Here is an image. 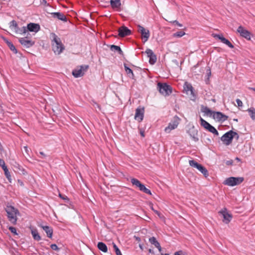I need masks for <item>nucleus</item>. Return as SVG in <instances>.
<instances>
[{"label": "nucleus", "instance_id": "5", "mask_svg": "<svg viewBox=\"0 0 255 255\" xmlns=\"http://www.w3.org/2000/svg\"><path fill=\"white\" fill-rule=\"evenodd\" d=\"M88 68L89 66L87 65H81L73 70L72 75L75 78L81 77L84 75Z\"/></svg>", "mask_w": 255, "mask_h": 255}, {"label": "nucleus", "instance_id": "53", "mask_svg": "<svg viewBox=\"0 0 255 255\" xmlns=\"http://www.w3.org/2000/svg\"><path fill=\"white\" fill-rule=\"evenodd\" d=\"M207 74L208 77L211 75V70H210V68L207 69Z\"/></svg>", "mask_w": 255, "mask_h": 255}, {"label": "nucleus", "instance_id": "23", "mask_svg": "<svg viewBox=\"0 0 255 255\" xmlns=\"http://www.w3.org/2000/svg\"><path fill=\"white\" fill-rule=\"evenodd\" d=\"M97 247L100 251L104 253L108 252V248L106 245L103 242H99L97 245Z\"/></svg>", "mask_w": 255, "mask_h": 255}, {"label": "nucleus", "instance_id": "7", "mask_svg": "<svg viewBox=\"0 0 255 255\" xmlns=\"http://www.w3.org/2000/svg\"><path fill=\"white\" fill-rule=\"evenodd\" d=\"M221 140L227 145H229L231 144L233 140L232 130H231L226 132L221 137Z\"/></svg>", "mask_w": 255, "mask_h": 255}, {"label": "nucleus", "instance_id": "35", "mask_svg": "<svg viewBox=\"0 0 255 255\" xmlns=\"http://www.w3.org/2000/svg\"><path fill=\"white\" fill-rule=\"evenodd\" d=\"M189 165L193 167L196 168H197L199 166V165L200 164H199L198 162H197L196 161H195L194 160H189Z\"/></svg>", "mask_w": 255, "mask_h": 255}, {"label": "nucleus", "instance_id": "61", "mask_svg": "<svg viewBox=\"0 0 255 255\" xmlns=\"http://www.w3.org/2000/svg\"><path fill=\"white\" fill-rule=\"evenodd\" d=\"M24 149H25V152H27V153H28V148H27V146H24Z\"/></svg>", "mask_w": 255, "mask_h": 255}, {"label": "nucleus", "instance_id": "8", "mask_svg": "<svg viewBox=\"0 0 255 255\" xmlns=\"http://www.w3.org/2000/svg\"><path fill=\"white\" fill-rule=\"evenodd\" d=\"M187 133L194 141L197 142L199 140L198 130L194 126L190 128L187 130Z\"/></svg>", "mask_w": 255, "mask_h": 255}, {"label": "nucleus", "instance_id": "34", "mask_svg": "<svg viewBox=\"0 0 255 255\" xmlns=\"http://www.w3.org/2000/svg\"><path fill=\"white\" fill-rule=\"evenodd\" d=\"M27 33V30L26 26H22L21 28H20L17 31V34H20L21 35L25 34Z\"/></svg>", "mask_w": 255, "mask_h": 255}, {"label": "nucleus", "instance_id": "16", "mask_svg": "<svg viewBox=\"0 0 255 255\" xmlns=\"http://www.w3.org/2000/svg\"><path fill=\"white\" fill-rule=\"evenodd\" d=\"M214 37L219 39L221 40V41L228 45L230 48H233L234 45L226 38H225L223 35H220V34H214Z\"/></svg>", "mask_w": 255, "mask_h": 255}, {"label": "nucleus", "instance_id": "28", "mask_svg": "<svg viewBox=\"0 0 255 255\" xmlns=\"http://www.w3.org/2000/svg\"><path fill=\"white\" fill-rule=\"evenodd\" d=\"M124 67L127 74L128 75L130 78L133 79L134 74L133 73L132 70L129 67H128L126 64H124Z\"/></svg>", "mask_w": 255, "mask_h": 255}, {"label": "nucleus", "instance_id": "60", "mask_svg": "<svg viewBox=\"0 0 255 255\" xmlns=\"http://www.w3.org/2000/svg\"><path fill=\"white\" fill-rule=\"evenodd\" d=\"M95 104L96 105L95 107H97L98 109H100V106L97 103H95Z\"/></svg>", "mask_w": 255, "mask_h": 255}, {"label": "nucleus", "instance_id": "15", "mask_svg": "<svg viewBox=\"0 0 255 255\" xmlns=\"http://www.w3.org/2000/svg\"><path fill=\"white\" fill-rule=\"evenodd\" d=\"M119 35L124 37L131 34V31L126 26H123L119 28Z\"/></svg>", "mask_w": 255, "mask_h": 255}, {"label": "nucleus", "instance_id": "39", "mask_svg": "<svg viewBox=\"0 0 255 255\" xmlns=\"http://www.w3.org/2000/svg\"><path fill=\"white\" fill-rule=\"evenodd\" d=\"M140 191H142L143 192H144L146 194H147L149 195H151V192L150 190L149 189H147V188H146L145 186H144V187H142V188L140 190Z\"/></svg>", "mask_w": 255, "mask_h": 255}, {"label": "nucleus", "instance_id": "63", "mask_svg": "<svg viewBox=\"0 0 255 255\" xmlns=\"http://www.w3.org/2000/svg\"><path fill=\"white\" fill-rule=\"evenodd\" d=\"M179 253L180 252H176L174 253V255H180Z\"/></svg>", "mask_w": 255, "mask_h": 255}, {"label": "nucleus", "instance_id": "30", "mask_svg": "<svg viewBox=\"0 0 255 255\" xmlns=\"http://www.w3.org/2000/svg\"><path fill=\"white\" fill-rule=\"evenodd\" d=\"M111 50L112 51H116L121 55H123V51L122 50V49L120 48V47L119 46H117V45H112L111 46Z\"/></svg>", "mask_w": 255, "mask_h": 255}, {"label": "nucleus", "instance_id": "19", "mask_svg": "<svg viewBox=\"0 0 255 255\" xmlns=\"http://www.w3.org/2000/svg\"><path fill=\"white\" fill-rule=\"evenodd\" d=\"M200 121L201 126H203L205 129H207L209 131L211 132L214 128L213 126L203 119L202 118H200Z\"/></svg>", "mask_w": 255, "mask_h": 255}, {"label": "nucleus", "instance_id": "14", "mask_svg": "<svg viewBox=\"0 0 255 255\" xmlns=\"http://www.w3.org/2000/svg\"><path fill=\"white\" fill-rule=\"evenodd\" d=\"M145 53L147 57L149 58V62L150 64H154L157 60L155 54L153 53L152 50L150 49H147L145 51Z\"/></svg>", "mask_w": 255, "mask_h": 255}, {"label": "nucleus", "instance_id": "20", "mask_svg": "<svg viewBox=\"0 0 255 255\" xmlns=\"http://www.w3.org/2000/svg\"><path fill=\"white\" fill-rule=\"evenodd\" d=\"M178 125V123L177 121H174L172 123H170L168 127L165 128V131L167 133H169L171 130L176 128Z\"/></svg>", "mask_w": 255, "mask_h": 255}, {"label": "nucleus", "instance_id": "50", "mask_svg": "<svg viewBox=\"0 0 255 255\" xmlns=\"http://www.w3.org/2000/svg\"><path fill=\"white\" fill-rule=\"evenodd\" d=\"M173 23H175L176 24V25H177L179 27H182L183 25L182 24L180 23L177 20H174L173 21Z\"/></svg>", "mask_w": 255, "mask_h": 255}, {"label": "nucleus", "instance_id": "21", "mask_svg": "<svg viewBox=\"0 0 255 255\" xmlns=\"http://www.w3.org/2000/svg\"><path fill=\"white\" fill-rule=\"evenodd\" d=\"M41 227L46 232L47 237L50 238H51L53 234L52 229L51 227L47 226H41Z\"/></svg>", "mask_w": 255, "mask_h": 255}, {"label": "nucleus", "instance_id": "47", "mask_svg": "<svg viewBox=\"0 0 255 255\" xmlns=\"http://www.w3.org/2000/svg\"><path fill=\"white\" fill-rule=\"evenodd\" d=\"M211 132L214 133V134H215L216 135H219L218 131L217 130V129L215 128L213 129V130L211 131Z\"/></svg>", "mask_w": 255, "mask_h": 255}, {"label": "nucleus", "instance_id": "11", "mask_svg": "<svg viewBox=\"0 0 255 255\" xmlns=\"http://www.w3.org/2000/svg\"><path fill=\"white\" fill-rule=\"evenodd\" d=\"M237 31L240 35L248 40L251 39V33L248 30L245 29L242 26H240L237 29Z\"/></svg>", "mask_w": 255, "mask_h": 255}, {"label": "nucleus", "instance_id": "33", "mask_svg": "<svg viewBox=\"0 0 255 255\" xmlns=\"http://www.w3.org/2000/svg\"><path fill=\"white\" fill-rule=\"evenodd\" d=\"M3 170L4 172V174H5L6 177L7 178L8 180L10 182H11V176H10V172L8 171L7 168L6 167V168H4Z\"/></svg>", "mask_w": 255, "mask_h": 255}, {"label": "nucleus", "instance_id": "57", "mask_svg": "<svg viewBox=\"0 0 255 255\" xmlns=\"http://www.w3.org/2000/svg\"><path fill=\"white\" fill-rule=\"evenodd\" d=\"M154 212L158 216L160 217V213L157 210H154Z\"/></svg>", "mask_w": 255, "mask_h": 255}, {"label": "nucleus", "instance_id": "38", "mask_svg": "<svg viewBox=\"0 0 255 255\" xmlns=\"http://www.w3.org/2000/svg\"><path fill=\"white\" fill-rule=\"evenodd\" d=\"M17 25V24L15 20H13L9 23V28L13 30L15 27H16Z\"/></svg>", "mask_w": 255, "mask_h": 255}, {"label": "nucleus", "instance_id": "29", "mask_svg": "<svg viewBox=\"0 0 255 255\" xmlns=\"http://www.w3.org/2000/svg\"><path fill=\"white\" fill-rule=\"evenodd\" d=\"M201 111L203 113H205L207 115H210V116L213 115V113L214 112H212L209 108L207 107H202Z\"/></svg>", "mask_w": 255, "mask_h": 255}, {"label": "nucleus", "instance_id": "31", "mask_svg": "<svg viewBox=\"0 0 255 255\" xmlns=\"http://www.w3.org/2000/svg\"><path fill=\"white\" fill-rule=\"evenodd\" d=\"M149 242L152 244L156 248L159 247L160 244L156 240V239L154 237H151L149 239Z\"/></svg>", "mask_w": 255, "mask_h": 255}, {"label": "nucleus", "instance_id": "18", "mask_svg": "<svg viewBox=\"0 0 255 255\" xmlns=\"http://www.w3.org/2000/svg\"><path fill=\"white\" fill-rule=\"evenodd\" d=\"M52 15V16L54 18H57L59 20H61L63 21L66 22L67 21V18H66V16L61 12H53L51 13Z\"/></svg>", "mask_w": 255, "mask_h": 255}, {"label": "nucleus", "instance_id": "4", "mask_svg": "<svg viewBox=\"0 0 255 255\" xmlns=\"http://www.w3.org/2000/svg\"><path fill=\"white\" fill-rule=\"evenodd\" d=\"M244 180V178L242 177H230L226 179L223 184L229 186H234L242 183Z\"/></svg>", "mask_w": 255, "mask_h": 255}, {"label": "nucleus", "instance_id": "32", "mask_svg": "<svg viewBox=\"0 0 255 255\" xmlns=\"http://www.w3.org/2000/svg\"><path fill=\"white\" fill-rule=\"evenodd\" d=\"M249 115L252 120H255V109L251 107L248 110Z\"/></svg>", "mask_w": 255, "mask_h": 255}, {"label": "nucleus", "instance_id": "26", "mask_svg": "<svg viewBox=\"0 0 255 255\" xmlns=\"http://www.w3.org/2000/svg\"><path fill=\"white\" fill-rule=\"evenodd\" d=\"M110 3L113 8H119L121 5L120 0H111Z\"/></svg>", "mask_w": 255, "mask_h": 255}, {"label": "nucleus", "instance_id": "46", "mask_svg": "<svg viewBox=\"0 0 255 255\" xmlns=\"http://www.w3.org/2000/svg\"><path fill=\"white\" fill-rule=\"evenodd\" d=\"M236 102H237V103L238 104V106L239 107H242L243 106V103H242V101L240 100V99H237L236 100Z\"/></svg>", "mask_w": 255, "mask_h": 255}, {"label": "nucleus", "instance_id": "42", "mask_svg": "<svg viewBox=\"0 0 255 255\" xmlns=\"http://www.w3.org/2000/svg\"><path fill=\"white\" fill-rule=\"evenodd\" d=\"M59 197H60L61 199H63L64 200H65L66 201L68 202L69 201V199L67 197V196H66V195H62L60 193L59 194Z\"/></svg>", "mask_w": 255, "mask_h": 255}, {"label": "nucleus", "instance_id": "12", "mask_svg": "<svg viewBox=\"0 0 255 255\" xmlns=\"http://www.w3.org/2000/svg\"><path fill=\"white\" fill-rule=\"evenodd\" d=\"M26 28L27 32L29 31L37 33L40 29V26L39 24L32 22L28 23L27 26H26Z\"/></svg>", "mask_w": 255, "mask_h": 255}, {"label": "nucleus", "instance_id": "64", "mask_svg": "<svg viewBox=\"0 0 255 255\" xmlns=\"http://www.w3.org/2000/svg\"><path fill=\"white\" fill-rule=\"evenodd\" d=\"M161 255H169V254H163V253H161Z\"/></svg>", "mask_w": 255, "mask_h": 255}, {"label": "nucleus", "instance_id": "27", "mask_svg": "<svg viewBox=\"0 0 255 255\" xmlns=\"http://www.w3.org/2000/svg\"><path fill=\"white\" fill-rule=\"evenodd\" d=\"M31 234L35 240L38 241L41 240V237L36 230H31Z\"/></svg>", "mask_w": 255, "mask_h": 255}, {"label": "nucleus", "instance_id": "40", "mask_svg": "<svg viewBox=\"0 0 255 255\" xmlns=\"http://www.w3.org/2000/svg\"><path fill=\"white\" fill-rule=\"evenodd\" d=\"M8 229L12 233L14 234V235H17L16 229L15 227L11 226L8 228Z\"/></svg>", "mask_w": 255, "mask_h": 255}, {"label": "nucleus", "instance_id": "25", "mask_svg": "<svg viewBox=\"0 0 255 255\" xmlns=\"http://www.w3.org/2000/svg\"><path fill=\"white\" fill-rule=\"evenodd\" d=\"M197 169L200 171L205 177H207L209 175L208 171L207 169L201 164H200Z\"/></svg>", "mask_w": 255, "mask_h": 255}, {"label": "nucleus", "instance_id": "36", "mask_svg": "<svg viewBox=\"0 0 255 255\" xmlns=\"http://www.w3.org/2000/svg\"><path fill=\"white\" fill-rule=\"evenodd\" d=\"M185 34V33L184 32L180 31L177 32L176 33H174L173 34V36L174 37H181Z\"/></svg>", "mask_w": 255, "mask_h": 255}, {"label": "nucleus", "instance_id": "55", "mask_svg": "<svg viewBox=\"0 0 255 255\" xmlns=\"http://www.w3.org/2000/svg\"><path fill=\"white\" fill-rule=\"evenodd\" d=\"M156 248L158 249L159 252L161 253H162V248L160 246V245H159V247H156Z\"/></svg>", "mask_w": 255, "mask_h": 255}, {"label": "nucleus", "instance_id": "44", "mask_svg": "<svg viewBox=\"0 0 255 255\" xmlns=\"http://www.w3.org/2000/svg\"><path fill=\"white\" fill-rule=\"evenodd\" d=\"M233 138H235L236 140H238L239 138V134L235 131L232 130Z\"/></svg>", "mask_w": 255, "mask_h": 255}, {"label": "nucleus", "instance_id": "45", "mask_svg": "<svg viewBox=\"0 0 255 255\" xmlns=\"http://www.w3.org/2000/svg\"><path fill=\"white\" fill-rule=\"evenodd\" d=\"M190 94L192 96V97L193 98H195V95L194 94V89L193 88L192 86H190Z\"/></svg>", "mask_w": 255, "mask_h": 255}, {"label": "nucleus", "instance_id": "52", "mask_svg": "<svg viewBox=\"0 0 255 255\" xmlns=\"http://www.w3.org/2000/svg\"><path fill=\"white\" fill-rule=\"evenodd\" d=\"M39 153L42 156V158H45L46 157V155L44 154L43 152L40 151Z\"/></svg>", "mask_w": 255, "mask_h": 255}, {"label": "nucleus", "instance_id": "3", "mask_svg": "<svg viewBox=\"0 0 255 255\" xmlns=\"http://www.w3.org/2000/svg\"><path fill=\"white\" fill-rule=\"evenodd\" d=\"M157 89L159 93L164 96H169L172 92V87L165 83H158Z\"/></svg>", "mask_w": 255, "mask_h": 255}, {"label": "nucleus", "instance_id": "13", "mask_svg": "<svg viewBox=\"0 0 255 255\" xmlns=\"http://www.w3.org/2000/svg\"><path fill=\"white\" fill-rule=\"evenodd\" d=\"M144 112V108H137L135 110L134 119L138 121L139 122H141L143 119Z\"/></svg>", "mask_w": 255, "mask_h": 255}, {"label": "nucleus", "instance_id": "59", "mask_svg": "<svg viewBox=\"0 0 255 255\" xmlns=\"http://www.w3.org/2000/svg\"><path fill=\"white\" fill-rule=\"evenodd\" d=\"M140 134L142 137H144V133L143 131H140Z\"/></svg>", "mask_w": 255, "mask_h": 255}, {"label": "nucleus", "instance_id": "49", "mask_svg": "<svg viewBox=\"0 0 255 255\" xmlns=\"http://www.w3.org/2000/svg\"><path fill=\"white\" fill-rule=\"evenodd\" d=\"M233 163V160H229L226 161V164L227 165H232Z\"/></svg>", "mask_w": 255, "mask_h": 255}, {"label": "nucleus", "instance_id": "6", "mask_svg": "<svg viewBox=\"0 0 255 255\" xmlns=\"http://www.w3.org/2000/svg\"><path fill=\"white\" fill-rule=\"evenodd\" d=\"M137 31L141 34V38L144 42L147 41L150 36V32L149 30L144 28L143 26L138 25Z\"/></svg>", "mask_w": 255, "mask_h": 255}, {"label": "nucleus", "instance_id": "37", "mask_svg": "<svg viewBox=\"0 0 255 255\" xmlns=\"http://www.w3.org/2000/svg\"><path fill=\"white\" fill-rule=\"evenodd\" d=\"M113 248L115 251L116 254L117 255H122L120 249L118 248L117 246L115 244L113 243Z\"/></svg>", "mask_w": 255, "mask_h": 255}, {"label": "nucleus", "instance_id": "24", "mask_svg": "<svg viewBox=\"0 0 255 255\" xmlns=\"http://www.w3.org/2000/svg\"><path fill=\"white\" fill-rule=\"evenodd\" d=\"M5 42L7 44V46L9 48V49L13 51V52L15 54H16L17 53V50L14 46V45L12 44V43L9 41H8L7 39H4Z\"/></svg>", "mask_w": 255, "mask_h": 255}, {"label": "nucleus", "instance_id": "62", "mask_svg": "<svg viewBox=\"0 0 255 255\" xmlns=\"http://www.w3.org/2000/svg\"><path fill=\"white\" fill-rule=\"evenodd\" d=\"M148 252H149V253H151V254H153V253H153V250H151V249H149L148 250Z\"/></svg>", "mask_w": 255, "mask_h": 255}, {"label": "nucleus", "instance_id": "10", "mask_svg": "<svg viewBox=\"0 0 255 255\" xmlns=\"http://www.w3.org/2000/svg\"><path fill=\"white\" fill-rule=\"evenodd\" d=\"M212 117L214 118V119L220 122H225L228 118V116L223 114L222 113L220 112H214V113H213Z\"/></svg>", "mask_w": 255, "mask_h": 255}, {"label": "nucleus", "instance_id": "48", "mask_svg": "<svg viewBox=\"0 0 255 255\" xmlns=\"http://www.w3.org/2000/svg\"><path fill=\"white\" fill-rule=\"evenodd\" d=\"M211 132L214 133V134H215L216 135H219L218 131L217 130V129L215 128L213 129V130L211 131Z\"/></svg>", "mask_w": 255, "mask_h": 255}, {"label": "nucleus", "instance_id": "58", "mask_svg": "<svg viewBox=\"0 0 255 255\" xmlns=\"http://www.w3.org/2000/svg\"><path fill=\"white\" fill-rule=\"evenodd\" d=\"M150 209L154 212V210H155L153 207V204L152 203H150Z\"/></svg>", "mask_w": 255, "mask_h": 255}, {"label": "nucleus", "instance_id": "56", "mask_svg": "<svg viewBox=\"0 0 255 255\" xmlns=\"http://www.w3.org/2000/svg\"><path fill=\"white\" fill-rule=\"evenodd\" d=\"M156 248L158 249L159 252L161 253H162V248L160 246V245H159V247H156Z\"/></svg>", "mask_w": 255, "mask_h": 255}, {"label": "nucleus", "instance_id": "41", "mask_svg": "<svg viewBox=\"0 0 255 255\" xmlns=\"http://www.w3.org/2000/svg\"><path fill=\"white\" fill-rule=\"evenodd\" d=\"M0 166L2 167V169L7 167L5 165L4 161L1 159H0Z\"/></svg>", "mask_w": 255, "mask_h": 255}, {"label": "nucleus", "instance_id": "1", "mask_svg": "<svg viewBox=\"0 0 255 255\" xmlns=\"http://www.w3.org/2000/svg\"><path fill=\"white\" fill-rule=\"evenodd\" d=\"M9 221L13 224H16L17 222V215H19L18 210L11 205H7L5 208Z\"/></svg>", "mask_w": 255, "mask_h": 255}, {"label": "nucleus", "instance_id": "17", "mask_svg": "<svg viewBox=\"0 0 255 255\" xmlns=\"http://www.w3.org/2000/svg\"><path fill=\"white\" fill-rule=\"evenodd\" d=\"M219 213L223 216L224 222L226 224L229 223L232 218V215L227 212L226 209H224V210L220 211Z\"/></svg>", "mask_w": 255, "mask_h": 255}, {"label": "nucleus", "instance_id": "54", "mask_svg": "<svg viewBox=\"0 0 255 255\" xmlns=\"http://www.w3.org/2000/svg\"><path fill=\"white\" fill-rule=\"evenodd\" d=\"M20 28L18 27V25H17L16 27H15L13 30H14L15 32L16 33L17 31H18V29H19Z\"/></svg>", "mask_w": 255, "mask_h": 255}, {"label": "nucleus", "instance_id": "9", "mask_svg": "<svg viewBox=\"0 0 255 255\" xmlns=\"http://www.w3.org/2000/svg\"><path fill=\"white\" fill-rule=\"evenodd\" d=\"M18 41L24 47L26 48L32 46L35 43L34 41L28 39L27 37L20 38Z\"/></svg>", "mask_w": 255, "mask_h": 255}, {"label": "nucleus", "instance_id": "2", "mask_svg": "<svg viewBox=\"0 0 255 255\" xmlns=\"http://www.w3.org/2000/svg\"><path fill=\"white\" fill-rule=\"evenodd\" d=\"M53 40L54 43L52 44V48L54 52L56 54H60L64 49V46L61 43L60 38H59L55 33H52Z\"/></svg>", "mask_w": 255, "mask_h": 255}, {"label": "nucleus", "instance_id": "22", "mask_svg": "<svg viewBox=\"0 0 255 255\" xmlns=\"http://www.w3.org/2000/svg\"><path fill=\"white\" fill-rule=\"evenodd\" d=\"M131 183L133 185L136 186V187L138 188V189L140 190L143 187H144V185L142 184L138 180L135 178H132L131 179Z\"/></svg>", "mask_w": 255, "mask_h": 255}, {"label": "nucleus", "instance_id": "51", "mask_svg": "<svg viewBox=\"0 0 255 255\" xmlns=\"http://www.w3.org/2000/svg\"><path fill=\"white\" fill-rule=\"evenodd\" d=\"M190 86H192L191 85L189 84L186 86V90L187 92H189L190 91Z\"/></svg>", "mask_w": 255, "mask_h": 255}, {"label": "nucleus", "instance_id": "43", "mask_svg": "<svg viewBox=\"0 0 255 255\" xmlns=\"http://www.w3.org/2000/svg\"><path fill=\"white\" fill-rule=\"evenodd\" d=\"M51 248L54 251H58L60 249L57 247V246L56 244H52L50 246Z\"/></svg>", "mask_w": 255, "mask_h": 255}]
</instances>
